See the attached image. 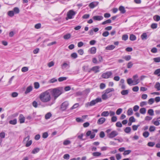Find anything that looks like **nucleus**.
Wrapping results in <instances>:
<instances>
[{"instance_id": "1", "label": "nucleus", "mask_w": 160, "mask_h": 160, "mask_svg": "<svg viewBox=\"0 0 160 160\" xmlns=\"http://www.w3.org/2000/svg\"><path fill=\"white\" fill-rule=\"evenodd\" d=\"M49 89L42 93L39 95V98L43 102L45 103L49 102L51 100V96Z\"/></svg>"}, {"instance_id": "2", "label": "nucleus", "mask_w": 160, "mask_h": 160, "mask_svg": "<svg viewBox=\"0 0 160 160\" xmlns=\"http://www.w3.org/2000/svg\"><path fill=\"white\" fill-rule=\"evenodd\" d=\"M50 94L53 97L54 100L55 101L57 98L62 93V89L61 88H58L49 89Z\"/></svg>"}, {"instance_id": "3", "label": "nucleus", "mask_w": 160, "mask_h": 160, "mask_svg": "<svg viewBox=\"0 0 160 160\" xmlns=\"http://www.w3.org/2000/svg\"><path fill=\"white\" fill-rule=\"evenodd\" d=\"M114 91V89L113 88H108L106 89L102 93L103 94H102V98L103 100H106L108 99V98H110L111 95L108 94L112 92H113Z\"/></svg>"}, {"instance_id": "4", "label": "nucleus", "mask_w": 160, "mask_h": 160, "mask_svg": "<svg viewBox=\"0 0 160 160\" xmlns=\"http://www.w3.org/2000/svg\"><path fill=\"white\" fill-rule=\"evenodd\" d=\"M76 14V12L74 11L73 10H69L67 13V17L66 18V20H68V19L72 18Z\"/></svg>"}, {"instance_id": "5", "label": "nucleus", "mask_w": 160, "mask_h": 160, "mask_svg": "<svg viewBox=\"0 0 160 160\" xmlns=\"http://www.w3.org/2000/svg\"><path fill=\"white\" fill-rule=\"evenodd\" d=\"M100 102V98H98L95 100H92L89 102H88L87 104V105L89 106H92L94 105L96 103Z\"/></svg>"}, {"instance_id": "6", "label": "nucleus", "mask_w": 160, "mask_h": 160, "mask_svg": "<svg viewBox=\"0 0 160 160\" xmlns=\"http://www.w3.org/2000/svg\"><path fill=\"white\" fill-rule=\"evenodd\" d=\"M69 105V103L67 101H65L62 103L61 105V109L62 111L66 109Z\"/></svg>"}, {"instance_id": "7", "label": "nucleus", "mask_w": 160, "mask_h": 160, "mask_svg": "<svg viewBox=\"0 0 160 160\" xmlns=\"http://www.w3.org/2000/svg\"><path fill=\"white\" fill-rule=\"evenodd\" d=\"M134 83L133 85L138 84L140 82L139 79L138 78V75L136 74L133 77Z\"/></svg>"}, {"instance_id": "8", "label": "nucleus", "mask_w": 160, "mask_h": 160, "mask_svg": "<svg viewBox=\"0 0 160 160\" xmlns=\"http://www.w3.org/2000/svg\"><path fill=\"white\" fill-rule=\"evenodd\" d=\"M112 74V73L111 72H108L103 73L102 77L103 78H108Z\"/></svg>"}, {"instance_id": "9", "label": "nucleus", "mask_w": 160, "mask_h": 160, "mask_svg": "<svg viewBox=\"0 0 160 160\" xmlns=\"http://www.w3.org/2000/svg\"><path fill=\"white\" fill-rule=\"evenodd\" d=\"M118 134V132L116 131H113L108 134V137L110 138L115 137Z\"/></svg>"}, {"instance_id": "10", "label": "nucleus", "mask_w": 160, "mask_h": 160, "mask_svg": "<svg viewBox=\"0 0 160 160\" xmlns=\"http://www.w3.org/2000/svg\"><path fill=\"white\" fill-rule=\"evenodd\" d=\"M25 118L22 114H20L19 116L18 119L20 123L24 122Z\"/></svg>"}, {"instance_id": "11", "label": "nucleus", "mask_w": 160, "mask_h": 160, "mask_svg": "<svg viewBox=\"0 0 160 160\" xmlns=\"http://www.w3.org/2000/svg\"><path fill=\"white\" fill-rule=\"evenodd\" d=\"M32 86L31 85L29 86L27 88L25 92V94H27L28 93H29L30 92L32 91Z\"/></svg>"}, {"instance_id": "12", "label": "nucleus", "mask_w": 160, "mask_h": 160, "mask_svg": "<svg viewBox=\"0 0 160 160\" xmlns=\"http://www.w3.org/2000/svg\"><path fill=\"white\" fill-rule=\"evenodd\" d=\"M98 2H91L89 5V6L91 8H93L96 7L98 4Z\"/></svg>"}, {"instance_id": "13", "label": "nucleus", "mask_w": 160, "mask_h": 160, "mask_svg": "<svg viewBox=\"0 0 160 160\" xmlns=\"http://www.w3.org/2000/svg\"><path fill=\"white\" fill-rule=\"evenodd\" d=\"M99 66H95L93 67L91 69V70L93 71L95 73H97L98 72H99Z\"/></svg>"}, {"instance_id": "14", "label": "nucleus", "mask_w": 160, "mask_h": 160, "mask_svg": "<svg viewBox=\"0 0 160 160\" xmlns=\"http://www.w3.org/2000/svg\"><path fill=\"white\" fill-rule=\"evenodd\" d=\"M115 47L113 45H110L108 46L106 48V49L107 50H111L113 49Z\"/></svg>"}, {"instance_id": "15", "label": "nucleus", "mask_w": 160, "mask_h": 160, "mask_svg": "<svg viewBox=\"0 0 160 160\" xmlns=\"http://www.w3.org/2000/svg\"><path fill=\"white\" fill-rule=\"evenodd\" d=\"M141 38L142 40H145L147 38V35L146 33H143L141 36Z\"/></svg>"}, {"instance_id": "16", "label": "nucleus", "mask_w": 160, "mask_h": 160, "mask_svg": "<svg viewBox=\"0 0 160 160\" xmlns=\"http://www.w3.org/2000/svg\"><path fill=\"white\" fill-rule=\"evenodd\" d=\"M96 49L95 47H92L90 48L89 50V51L90 52V53L92 54H95L96 52Z\"/></svg>"}, {"instance_id": "17", "label": "nucleus", "mask_w": 160, "mask_h": 160, "mask_svg": "<svg viewBox=\"0 0 160 160\" xmlns=\"http://www.w3.org/2000/svg\"><path fill=\"white\" fill-rule=\"evenodd\" d=\"M119 10L122 13H124L126 12V10H125L124 7L122 6L119 7Z\"/></svg>"}, {"instance_id": "18", "label": "nucleus", "mask_w": 160, "mask_h": 160, "mask_svg": "<svg viewBox=\"0 0 160 160\" xmlns=\"http://www.w3.org/2000/svg\"><path fill=\"white\" fill-rule=\"evenodd\" d=\"M154 88L157 89L158 91L160 90V83L159 82H157L154 86Z\"/></svg>"}, {"instance_id": "19", "label": "nucleus", "mask_w": 160, "mask_h": 160, "mask_svg": "<svg viewBox=\"0 0 160 160\" xmlns=\"http://www.w3.org/2000/svg\"><path fill=\"white\" fill-rule=\"evenodd\" d=\"M129 92L128 90H123L121 91V93L122 95H127L128 94Z\"/></svg>"}, {"instance_id": "20", "label": "nucleus", "mask_w": 160, "mask_h": 160, "mask_svg": "<svg viewBox=\"0 0 160 160\" xmlns=\"http://www.w3.org/2000/svg\"><path fill=\"white\" fill-rule=\"evenodd\" d=\"M152 122L155 126H158L160 125V122L158 121L157 120V121L155 120V119H153L152 121Z\"/></svg>"}, {"instance_id": "21", "label": "nucleus", "mask_w": 160, "mask_h": 160, "mask_svg": "<svg viewBox=\"0 0 160 160\" xmlns=\"http://www.w3.org/2000/svg\"><path fill=\"white\" fill-rule=\"evenodd\" d=\"M153 19L155 21L158 22L160 20V16L158 15H155L153 17Z\"/></svg>"}, {"instance_id": "22", "label": "nucleus", "mask_w": 160, "mask_h": 160, "mask_svg": "<svg viewBox=\"0 0 160 160\" xmlns=\"http://www.w3.org/2000/svg\"><path fill=\"white\" fill-rule=\"evenodd\" d=\"M61 67L62 69H64L67 68L68 67L69 68V65L67 63L64 62L62 65Z\"/></svg>"}, {"instance_id": "23", "label": "nucleus", "mask_w": 160, "mask_h": 160, "mask_svg": "<svg viewBox=\"0 0 160 160\" xmlns=\"http://www.w3.org/2000/svg\"><path fill=\"white\" fill-rule=\"evenodd\" d=\"M40 148H34L32 151V154H36L39 152Z\"/></svg>"}, {"instance_id": "24", "label": "nucleus", "mask_w": 160, "mask_h": 160, "mask_svg": "<svg viewBox=\"0 0 160 160\" xmlns=\"http://www.w3.org/2000/svg\"><path fill=\"white\" fill-rule=\"evenodd\" d=\"M146 109L145 108H141L139 110V112L140 113L143 114H145L146 112Z\"/></svg>"}, {"instance_id": "25", "label": "nucleus", "mask_w": 160, "mask_h": 160, "mask_svg": "<svg viewBox=\"0 0 160 160\" xmlns=\"http://www.w3.org/2000/svg\"><path fill=\"white\" fill-rule=\"evenodd\" d=\"M109 115V112L108 111L103 112L101 114V116L104 117H107Z\"/></svg>"}, {"instance_id": "26", "label": "nucleus", "mask_w": 160, "mask_h": 160, "mask_svg": "<svg viewBox=\"0 0 160 160\" xmlns=\"http://www.w3.org/2000/svg\"><path fill=\"white\" fill-rule=\"evenodd\" d=\"M133 114V111L132 108H129L127 112V114L128 116L132 115Z\"/></svg>"}, {"instance_id": "27", "label": "nucleus", "mask_w": 160, "mask_h": 160, "mask_svg": "<svg viewBox=\"0 0 160 160\" xmlns=\"http://www.w3.org/2000/svg\"><path fill=\"white\" fill-rule=\"evenodd\" d=\"M17 120L16 119H14L13 120H10L9 122L10 124L12 125H15L17 123Z\"/></svg>"}, {"instance_id": "28", "label": "nucleus", "mask_w": 160, "mask_h": 160, "mask_svg": "<svg viewBox=\"0 0 160 160\" xmlns=\"http://www.w3.org/2000/svg\"><path fill=\"white\" fill-rule=\"evenodd\" d=\"M122 58L127 61H128L131 59V56L130 55H127L122 57Z\"/></svg>"}, {"instance_id": "29", "label": "nucleus", "mask_w": 160, "mask_h": 160, "mask_svg": "<svg viewBox=\"0 0 160 160\" xmlns=\"http://www.w3.org/2000/svg\"><path fill=\"white\" fill-rule=\"evenodd\" d=\"M71 37V35L70 33H68L63 36V38L65 39H68Z\"/></svg>"}, {"instance_id": "30", "label": "nucleus", "mask_w": 160, "mask_h": 160, "mask_svg": "<svg viewBox=\"0 0 160 160\" xmlns=\"http://www.w3.org/2000/svg\"><path fill=\"white\" fill-rule=\"evenodd\" d=\"M13 11L14 13L18 14L19 13L20 10L18 8L15 7L13 9Z\"/></svg>"}, {"instance_id": "31", "label": "nucleus", "mask_w": 160, "mask_h": 160, "mask_svg": "<svg viewBox=\"0 0 160 160\" xmlns=\"http://www.w3.org/2000/svg\"><path fill=\"white\" fill-rule=\"evenodd\" d=\"M130 39L131 41H134L136 39V36L133 34H131L130 35Z\"/></svg>"}, {"instance_id": "32", "label": "nucleus", "mask_w": 160, "mask_h": 160, "mask_svg": "<svg viewBox=\"0 0 160 160\" xmlns=\"http://www.w3.org/2000/svg\"><path fill=\"white\" fill-rule=\"evenodd\" d=\"M127 83H128L129 85H131V84H133L134 83V82L133 80H132L131 78H128L127 80Z\"/></svg>"}, {"instance_id": "33", "label": "nucleus", "mask_w": 160, "mask_h": 160, "mask_svg": "<svg viewBox=\"0 0 160 160\" xmlns=\"http://www.w3.org/2000/svg\"><path fill=\"white\" fill-rule=\"evenodd\" d=\"M131 130V129L130 127H127L124 129V131L126 133H129L130 132Z\"/></svg>"}, {"instance_id": "34", "label": "nucleus", "mask_w": 160, "mask_h": 160, "mask_svg": "<svg viewBox=\"0 0 160 160\" xmlns=\"http://www.w3.org/2000/svg\"><path fill=\"white\" fill-rule=\"evenodd\" d=\"M155 75H157L158 76V75L160 73V68H158L156 70L154 73Z\"/></svg>"}, {"instance_id": "35", "label": "nucleus", "mask_w": 160, "mask_h": 160, "mask_svg": "<svg viewBox=\"0 0 160 160\" xmlns=\"http://www.w3.org/2000/svg\"><path fill=\"white\" fill-rule=\"evenodd\" d=\"M52 114L50 112H48L46 114L45 116V119H48L50 118Z\"/></svg>"}, {"instance_id": "36", "label": "nucleus", "mask_w": 160, "mask_h": 160, "mask_svg": "<svg viewBox=\"0 0 160 160\" xmlns=\"http://www.w3.org/2000/svg\"><path fill=\"white\" fill-rule=\"evenodd\" d=\"M14 14L13 11H10L8 12V15L10 17H13L14 15Z\"/></svg>"}, {"instance_id": "37", "label": "nucleus", "mask_w": 160, "mask_h": 160, "mask_svg": "<svg viewBox=\"0 0 160 160\" xmlns=\"http://www.w3.org/2000/svg\"><path fill=\"white\" fill-rule=\"evenodd\" d=\"M131 152V150H127L124 151L123 153V155L124 156L128 155Z\"/></svg>"}, {"instance_id": "38", "label": "nucleus", "mask_w": 160, "mask_h": 160, "mask_svg": "<svg viewBox=\"0 0 160 160\" xmlns=\"http://www.w3.org/2000/svg\"><path fill=\"white\" fill-rule=\"evenodd\" d=\"M70 143V141L67 140H65L63 142V144L64 145H68Z\"/></svg>"}, {"instance_id": "39", "label": "nucleus", "mask_w": 160, "mask_h": 160, "mask_svg": "<svg viewBox=\"0 0 160 160\" xmlns=\"http://www.w3.org/2000/svg\"><path fill=\"white\" fill-rule=\"evenodd\" d=\"M111 20L110 19H108L102 23V25H104L107 23H110L111 22Z\"/></svg>"}, {"instance_id": "40", "label": "nucleus", "mask_w": 160, "mask_h": 160, "mask_svg": "<svg viewBox=\"0 0 160 160\" xmlns=\"http://www.w3.org/2000/svg\"><path fill=\"white\" fill-rule=\"evenodd\" d=\"M28 67H24L22 68L21 69V71L23 72H25L28 71Z\"/></svg>"}, {"instance_id": "41", "label": "nucleus", "mask_w": 160, "mask_h": 160, "mask_svg": "<svg viewBox=\"0 0 160 160\" xmlns=\"http://www.w3.org/2000/svg\"><path fill=\"white\" fill-rule=\"evenodd\" d=\"M149 133L148 132L146 131L144 132L143 133V136L145 138H147L149 136Z\"/></svg>"}, {"instance_id": "42", "label": "nucleus", "mask_w": 160, "mask_h": 160, "mask_svg": "<svg viewBox=\"0 0 160 160\" xmlns=\"http://www.w3.org/2000/svg\"><path fill=\"white\" fill-rule=\"evenodd\" d=\"M148 113L150 115L153 116L154 115L153 111L152 109H149L148 111Z\"/></svg>"}, {"instance_id": "43", "label": "nucleus", "mask_w": 160, "mask_h": 160, "mask_svg": "<svg viewBox=\"0 0 160 160\" xmlns=\"http://www.w3.org/2000/svg\"><path fill=\"white\" fill-rule=\"evenodd\" d=\"M128 38V36L127 35L125 34L122 36V39L124 41L127 40Z\"/></svg>"}, {"instance_id": "44", "label": "nucleus", "mask_w": 160, "mask_h": 160, "mask_svg": "<svg viewBox=\"0 0 160 160\" xmlns=\"http://www.w3.org/2000/svg\"><path fill=\"white\" fill-rule=\"evenodd\" d=\"M153 60L156 62H160V57L154 58Z\"/></svg>"}, {"instance_id": "45", "label": "nucleus", "mask_w": 160, "mask_h": 160, "mask_svg": "<svg viewBox=\"0 0 160 160\" xmlns=\"http://www.w3.org/2000/svg\"><path fill=\"white\" fill-rule=\"evenodd\" d=\"M155 130V127L154 126H150L149 128V131L150 132H153Z\"/></svg>"}, {"instance_id": "46", "label": "nucleus", "mask_w": 160, "mask_h": 160, "mask_svg": "<svg viewBox=\"0 0 160 160\" xmlns=\"http://www.w3.org/2000/svg\"><path fill=\"white\" fill-rule=\"evenodd\" d=\"M5 133L4 132H2L0 133V138L2 139L5 137Z\"/></svg>"}, {"instance_id": "47", "label": "nucleus", "mask_w": 160, "mask_h": 160, "mask_svg": "<svg viewBox=\"0 0 160 160\" xmlns=\"http://www.w3.org/2000/svg\"><path fill=\"white\" fill-rule=\"evenodd\" d=\"M34 87L36 89H38L39 87V84L38 82H35L34 83Z\"/></svg>"}, {"instance_id": "48", "label": "nucleus", "mask_w": 160, "mask_h": 160, "mask_svg": "<svg viewBox=\"0 0 160 160\" xmlns=\"http://www.w3.org/2000/svg\"><path fill=\"white\" fill-rule=\"evenodd\" d=\"M63 158L64 159L68 160L70 158V155L68 154H65L63 156Z\"/></svg>"}, {"instance_id": "49", "label": "nucleus", "mask_w": 160, "mask_h": 160, "mask_svg": "<svg viewBox=\"0 0 160 160\" xmlns=\"http://www.w3.org/2000/svg\"><path fill=\"white\" fill-rule=\"evenodd\" d=\"M122 111V109L121 108L118 109L116 111V113L117 115H119Z\"/></svg>"}, {"instance_id": "50", "label": "nucleus", "mask_w": 160, "mask_h": 160, "mask_svg": "<svg viewBox=\"0 0 160 160\" xmlns=\"http://www.w3.org/2000/svg\"><path fill=\"white\" fill-rule=\"evenodd\" d=\"M140 126V125L138 124L137 125H134L132 126V129L134 131H135L137 130L138 128Z\"/></svg>"}, {"instance_id": "51", "label": "nucleus", "mask_w": 160, "mask_h": 160, "mask_svg": "<svg viewBox=\"0 0 160 160\" xmlns=\"http://www.w3.org/2000/svg\"><path fill=\"white\" fill-rule=\"evenodd\" d=\"M147 104V103L146 102H140V105L141 107H142L145 105H146Z\"/></svg>"}, {"instance_id": "52", "label": "nucleus", "mask_w": 160, "mask_h": 160, "mask_svg": "<svg viewBox=\"0 0 160 160\" xmlns=\"http://www.w3.org/2000/svg\"><path fill=\"white\" fill-rule=\"evenodd\" d=\"M129 121L131 122H135V119L133 116L131 117L129 119Z\"/></svg>"}, {"instance_id": "53", "label": "nucleus", "mask_w": 160, "mask_h": 160, "mask_svg": "<svg viewBox=\"0 0 160 160\" xmlns=\"http://www.w3.org/2000/svg\"><path fill=\"white\" fill-rule=\"evenodd\" d=\"M151 27L152 29H155L157 27V24L156 23H152L151 25Z\"/></svg>"}, {"instance_id": "54", "label": "nucleus", "mask_w": 160, "mask_h": 160, "mask_svg": "<svg viewBox=\"0 0 160 160\" xmlns=\"http://www.w3.org/2000/svg\"><path fill=\"white\" fill-rule=\"evenodd\" d=\"M67 79L66 77H61L59 78L58 80L59 82H62Z\"/></svg>"}, {"instance_id": "55", "label": "nucleus", "mask_w": 160, "mask_h": 160, "mask_svg": "<svg viewBox=\"0 0 160 160\" xmlns=\"http://www.w3.org/2000/svg\"><path fill=\"white\" fill-rule=\"evenodd\" d=\"M117 118L116 116H113L111 118V121L112 122H115L117 121Z\"/></svg>"}, {"instance_id": "56", "label": "nucleus", "mask_w": 160, "mask_h": 160, "mask_svg": "<svg viewBox=\"0 0 160 160\" xmlns=\"http://www.w3.org/2000/svg\"><path fill=\"white\" fill-rule=\"evenodd\" d=\"M93 19L95 20H100V16H94L93 18Z\"/></svg>"}, {"instance_id": "57", "label": "nucleus", "mask_w": 160, "mask_h": 160, "mask_svg": "<svg viewBox=\"0 0 160 160\" xmlns=\"http://www.w3.org/2000/svg\"><path fill=\"white\" fill-rule=\"evenodd\" d=\"M139 109V107L137 105H135L133 108V111L135 112H136Z\"/></svg>"}, {"instance_id": "58", "label": "nucleus", "mask_w": 160, "mask_h": 160, "mask_svg": "<svg viewBox=\"0 0 160 160\" xmlns=\"http://www.w3.org/2000/svg\"><path fill=\"white\" fill-rule=\"evenodd\" d=\"M71 57L74 59L78 57L77 54L76 53H73L71 54Z\"/></svg>"}, {"instance_id": "59", "label": "nucleus", "mask_w": 160, "mask_h": 160, "mask_svg": "<svg viewBox=\"0 0 160 160\" xmlns=\"http://www.w3.org/2000/svg\"><path fill=\"white\" fill-rule=\"evenodd\" d=\"M18 95V93L16 92H13L12 93L11 96L13 98L17 97Z\"/></svg>"}, {"instance_id": "60", "label": "nucleus", "mask_w": 160, "mask_h": 160, "mask_svg": "<svg viewBox=\"0 0 160 160\" xmlns=\"http://www.w3.org/2000/svg\"><path fill=\"white\" fill-rule=\"evenodd\" d=\"M116 126L118 127H122V124L121 123L119 122H117L116 124Z\"/></svg>"}, {"instance_id": "61", "label": "nucleus", "mask_w": 160, "mask_h": 160, "mask_svg": "<svg viewBox=\"0 0 160 160\" xmlns=\"http://www.w3.org/2000/svg\"><path fill=\"white\" fill-rule=\"evenodd\" d=\"M154 102V99L153 98L150 99L148 101V103L149 104H152Z\"/></svg>"}, {"instance_id": "62", "label": "nucleus", "mask_w": 160, "mask_h": 160, "mask_svg": "<svg viewBox=\"0 0 160 160\" xmlns=\"http://www.w3.org/2000/svg\"><path fill=\"white\" fill-rule=\"evenodd\" d=\"M116 157L117 160H119L121 158V156L119 153L117 154L116 155Z\"/></svg>"}, {"instance_id": "63", "label": "nucleus", "mask_w": 160, "mask_h": 160, "mask_svg": "<svg viewBox=\"0 0 160 160\" xmlns=\"http://www.w3.org/2000/svg\"><path fill=\"white\" fill-rule=\"evenodd\" d=\"M57 81V79L55 78H53L49 81V82L50 83H53Z\"/></svg>"}, {"instance_id": "64", "label": "nucleus", "mask_w": 160, "mask_h": 160, "mask_svg": "<svg viewBox=\"0 0 160 160\" xmlns=\"http://www.w3.org/2000/svg\"><path fill=\"white\" fill-rule=\"evenodd\" d=\"M132 90L134 92H138L139 90V87L138 86H135L134 87L132 88Z\"/></svg>"}]
</instances>
